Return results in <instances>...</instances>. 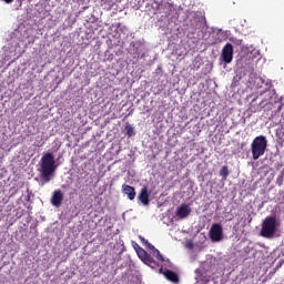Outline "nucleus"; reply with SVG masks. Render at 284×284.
I'll return each instance as SVG.
<instances>
[{"label":"nucleus","mask_w":284,"mask_h":284,"mask_svg":"<svg viewBox=\"0 0 284 284\" xmlns=\"http://www.w3.org/2000/svg\"><path fill=\"white\" fill-rule=\"evenodd\" d=\"M57 171L54 155L52 153H44L40 160V179L44 183L52 181V174Z\"/></svg>","instance_id":"f257e3e1"},{"label":"nucleus","mask_w":284,"mask_h":284,"mask_svg":"<svg viewBox=\"0 0 284 284\" xmlns=\"http://www.w3.org/2000/svg\"><path fill=\"white\" fill-rule=\"evenodd\" d=\"M267 151V138L265 135L256 136L251 144L253 161H258Z\"/></svg>","instance_id":"f03ea898"},{"label":"nucleus","mask_w":284,"mask_h":284,"mask_svg":"<svg viewBox=\"0 0 284 284\" xmlns=\"http://www.w3.org/2000/svg\"><path fill=\"white\" fill-rule=\"evenodd\" d=\"M276 227H278V221L276 216H267L262 223L261 236L263 239H273L276 234Z\"/></svg>","instance_id":"7ed1b4c3"},{"label":"nucleus","mask_w":284,"mask_h":284,"mask_svg":"<svg viewBox=\"0 0 284 284\" xmlns=\"http://www.w3.org/2000/svg\"><path fill=\"white\" fill-rule=\"evenodd\" d=\"M209 236L213 243L223 241V226L220 223H214L209 231Z\"/></svg>","instance_id":"20e7f679"},{"label":"nucleus","mask_w":284,"mask_h":284,"mask_svg":"<svg viewBox=\"0 0 284 284\" xmlns=\"http://www.w3.org/2000/svg\"><path fill=\"white\" fill-rule=\"evenodd\" d=\"M221 59L224 63H232V60L234 59V47L232 43H226L221 53Z\"/></svg>","instance_id":"39448f33"},{"label":"nucleus","mask_w":284,"mask_h":284,"mask_svg":"<svg viewBox=\"0 0 284 284\" xmlns=\"http://www.w3.org/2000/svg\"><path fill=\"white\" fill-rule=\"evenodd\" d=\"M136 254L145 265H152L154 263V258H152V255H150L141 246H138Z\"/></svg>","instance_id":"423d86ee"},{"label":"nucleus","mask_w":284,"mask_h":284,"mask_svg":"<svg viewBox=\"0 0 284 284\" xmlns=\"http://www.w3.org/2000/svg\"><path fill=\"white\" fill-rule=\"evenodd\" d=\"M176 216H179L180 219H187V216H190V214H192V209L190 207V205L187 204H182L176 209L175 212Z\"/></svg>","instance_id":"0eeeda50"},{"label":"nucleus","mask_w":284,"mask_h":284,"mask_svg":"<svg viewBox=\"0 0 284 284\" xmlns=\"http://www.w3.org/2000/svg\"><path fill=\"white\" fill-rule=\"evenodd\" d=\"M160 274H163V276L166 278V281H170L171 283H179V275L170 270L163 271V267L159 270Z\"/></svg>","instance_id":"6e6552de"},{"label":"nucleus","mask_w":284,"mask_h":284,"mask_svg":"<svg viewBox=\"0 0 284 284\" xmlns=\"http://www.w3.org/2000/svg\"><path fill=\"white\" fill-rule=\"evenodd\" d=\"M51 203L54 207H61V203H63V192H61V190H55L53 192Z\"/></svg>","instance_id":"1a4fd4ad"},{"label":"nucleus","mask_w":284,"mask_h":284,"mask_svg":"<svg viewBox=\"0 0 284 284\" xmlns=\"http://www.w3.org/2000/svg\"><path fill=\"white\" fill-rule=\"evenodd\" d=\"M138 201H141L142 205H150V193L148 186H143L138 195Z\"/></svg>","instance_id":"9d476101"},{"label":"nucleus","mask_w":284,"mask_h":284,"mask_svg":"<svg viewBox=\"0 0 284 284\" xmlns=\"http://www.w3.org/2000/svg\"><path fill=\"white\" fill-rule=\"evenodd\" d=\"M122 192H123V194H125L128 196L129 201H134V199H136V191H135L134 186L123 184Z\"/></svg>","instance_id":"9b49d317"},{"label":"nucleus","mask_w":284,"mask_h":284,"mask_svg":"<svg viewBox=\"0 0 284 284\" xmlns=\"http://www.w3.org/2000/svg\"><path fill=\"white\" fill-rule=\"evenodd\" d=\"M220 175L224 181L227 179V176H230V170L227 169V166H222V169L220 170Z\"/></svg>","instance_id":"f8f14e48"},{"label":"nucleus","mask_w":284,"mask_h":284,"mask_svg":"<svg viewBox=\"0 0 284 284\" xmlns=\"http://www.w3.org/2000/svg\"><path fill=\"white\" fill-rule=\"evenodd\" d=\"M152 254L155 258H158L161 263H163L165 261V257H163V255L161 254V251H159L158 248L152 251Z\"/></svg>","instance_id":"ddd939ff"},{"label":"nucleus","mask_w":284,"mask_h":284,"mask_svg":"<svg viewBox=\"0 0 284 284\" xmlns=\"http://www.w3.org/2000/svg\"><path fill=\"white\" fill-rule=\"evenodd\" d=\"M126 136H134V128L130 124L125 126Z\"/></svg>","instance_id":"4468645a"},{"label":"nucleus","mask_w":284,"mask_h":284,"mask_svg":"<svg viewBox=\"0 0 284 284\" xmlns=\"http://www.w3.org/2000/svg\"><path fill=\"white\" fill-rule=\"evenodd\" d=\"M283 181H284V176H283V174H282V175H280V176L277 178V180H276V185H278V187H281V185H283Z\"/></svg>","instance_id":"2eb2a0df"},{"label":"nucleus","mask_w":284,"mask_h":284,"mask_svg":"<svg viewBox=\"0 0 284 284\" xmlns=\"http://www.w3.org/2000/svg\"><path fill=\"white\" fill-rule=\"evenodd\" d=\"M201 26H203V19L200 18L197 21H195V28L199 29Z\"/></svg>","instance_id":"dca6fc26"},{"label":"nucleus","mask_w":284,"mask_h":284,"mask_svg":"<svg viewBox=\"0 0 284 284\" xmlns=\"http://www.w3.org/2000/svg\"><path fill=\"white\" fill-rule=\"evenodd\" d=\"M145 247H148V250H152V251L156 248V247H155L154 245H152V243H150V242H146Z\"/></svg>","instance_id":"f3484780"},{"label":"nucleus","mask_w":284,"mask_h":284,"mask_svg":"<svg viewBox=\"0 0 284 284\" xmlns=\"http://www.w3.org/2000/svg\"><path fill=\"white\" fill-rule=\"evenodd\" d=\"M139 239H140L141 243H143V245H146V243H149V241L145 240V237H143L141 235L139 236Z\"/></svg>","instance_id":"a211bd4d"},{"label":"nucleus","mask_w":284,"mask_h":284,"mask_svg":"<svg viewBox=\"0 0 284 284\" xmlns=\"http://www.w3.org/2000/svg\"><path fill=\"white\" fill-rule=\"evenodd\" d=\"M2 1H4V3H12V1L14 0H2Z\"/></svg>","instance_id":"6ab92c4d"},{"label":"nucleus","mask_w":284,"mask_h":284,"mask_svg":"<svg viewBox=\"0 0 284 284\" xmlns=\"http://www.w3.org/2000/svg\"><path fill=\"white\" fill-rule=\"evenodd\" d=\"M236 44H237V45H241V41L236 40Z\"/></svg>","instance_id":"aec40b11"}]
</instances>
